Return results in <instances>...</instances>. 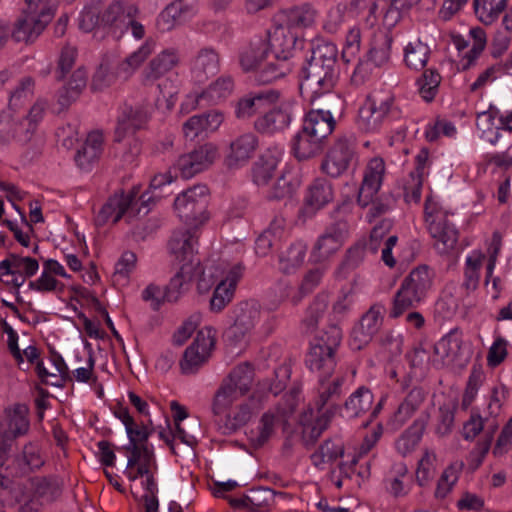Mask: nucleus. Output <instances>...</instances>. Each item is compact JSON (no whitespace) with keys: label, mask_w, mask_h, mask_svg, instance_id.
Segmentation results:
<instances>
[{"label":"nucleus","mask_w":512,"mask_h":512,"mask_svg":"<svg viewBox=\"0 0 512 512\" xmlns=\"http://www.w3.org/2000/svg\"><path fill=\"white\" fill-rule=\"evenodd\" d=\"M114 415L118 418L126 428V433L129 439L128 445L124 447L126 451H130L139 446L147 445V441L152 431L145 425L139 426L134 418L130 415L127 407L118 404L114 409Z\"/></svg>","instance_id":"c85d7f7f"},{"label":"nucleus","mask_w":512,"mask_h":512,"mask_svg":"<svg viewBox=\"0 0 512 512\" xmlns=\"http://www.w3.org/2000/svg\"><path fill=\"white\" fill-rule=\"evenodd\" d=\"M179 62L175 51L164 50L155 56L143 70L144 80L153 82L166 75Z\"/></svg>","instance_id":"f704fd0d"},{"label":"nucleus","mask_w":512,"mask_h":512,"mask_svg":"<svg viewBox=\"0 0 512 512\" xmlns=\"http://www.w3.org/2000/svg\"><path fill=\"white\" fill-rule=\"evenodd\" d=\"M338 405H329L324 412L314 416V409L308 408L300 417V424L302 425L301 440L306 448L314 446L322 433L328 428L331 420L335 416Z\"/></svg>","instance_id":"dca6fc26"},{"label":"nucleus","mask_w":512,"mask_h":512,"mask_svg":"<svg viewBox=\"0 0 512 512\" xmlns=\"http://www.w3.org/2000/svg\"><path fill=\"white\" fill-rule=\"evenodd\" d=\"M342 339L341 329L331 324L316 335L306 355V365L311 371L322 373L321 376H331L336 366L335 351Z\"/></svg>","instance_id":"7ed1b4c3"},{"label":"nucleus","mask_w":512,"mask_h":512,"mask_svg":"<svg viewBox=\"0 0 512 512\" xmlns=\"http://www.w3.org/2000/svg\"><path fill=\"white\" fill-rule=\"evenodd\" d=\"M327 377L328 376H320L319 378V395L314 402L318 413L324 412V408L328 402L338 399L341 395V387L343 385L344 379L337 377L331 381H327Z\"/></svg>","instance_id":"09e8293b"},{"label":"nucleus","mask_w":512,"mask_h":512,"mask_svg":"<svg viewBox=\"0 0 512 512\" xmlns=\"http://www.w3.org/2000/svg\"><path fill=\"white\" fill-rule=\"evenodd\" d=\"M344 452V444L339 438H329L311 455V461L315 467L320 468L324 463L343 457Z\"/></svg>","instance_id":"a18cd8bd"},{"label":"nucleus","mask_w":512,"mask_h":512,"mask_svg":"<svg viewBox=\"0 0 512 512\" xmlns=\"http://www.w3.org/2000/svg\"><path fill=\"white\" fill-rule=\"evenodd\" d=\"M39 269L37 259L29 256H20L10 253L6 259L0 262V272L4 276H11L6 285L19 289L26 281V278L34 276Z\"/></svg>","instance_id":"f3484780"},{"label":"nucleus","mask_w":512,"mask_h":512,"mask_svg":"<svg viewBox=\"0 0 512 512\" xmlns=\"http://www.w3.org/2000/svg\"><path fill=\"white\" fill-rule=\"evenodd\" d=\"M224 379L236 388L237 391L245 395L252 386L254 368L248 362L241 363L234 367Z\"/></svg>","instance_id":"5fc2aeb1"},{"label":"nucleus","mask_w":512,"mask_h":512,"mask_svg":"<svg viewBox=\"0 0 512 512\" xmlns=\"http://www.w3.org/2000/svg\"><path fill=\"white\" fill-rule=\"evenodd\" d=\"M218 157V148L213 143H204L179 156L174 168L184 179H190L207 170Z\"/></svg>","instance_id":"1a4fd4ad"},{"label":"nucleus","mask_w":512,"mask_h":512,"mask_svg":"<svg viewBox=\"0 0 512 512\" xmlns=\"http://www.w3.org/2000/svg\"><path fill=\"white\" fill-rule=\"evenodd\" d=\"M348 235L349 225L346 220L339 219L330 223L315 242L312 254L318 261L327 260L343 246Z\"/></svg>","instance_id":"4468645a"},{"label":"nucleus","mask_w":512,"mask_h":512,"mask_svg":"<svg viewBox=\"0 0 512 512\" xmlns=\"http://www.w3.org/2000/svg\"><path fill=\"white\" fill-rule=\"evenodd\" d=\"M86 84V70L83 68L76 69L72 73L67 85H65L58 92V103L61 106V108L65 109L69 107L71 103L79 97L83 89L86 87Z\"/></svg>","instance_id":"58836bf2"},{"label":"nucleus","mask_w":512,"mask_h":512,"mask_svg":"<svg viewBox=\"0 0 512 512\" xmlns=\"http://www.w3.org/2000/svg\"><path fill=\"white\" fill-rule=\"evenodd\" d=\"M288 406L285 408L277 407L265 412L256 429L250 431L249 440L254 448L263 447L274 435L277 427H285L288 423V416L296 408L295 395H290L287 399Z\"/></svg>","instance_id":"0eeeda50"},{"label":"nucleus","mask_w":512,"mask_h":512,"mask_svg":"<svg viewBox=\"0 0 512 512\" xmlns=\"http://www.w3.org/2000/svg\"><path fill=\"white\" fill-rule=\"evenodd\" d=\"M51 21L50 14L32 13L23 9L21 16L11 29V38L16 42H33Z\"/></svg>","instance_id":"4be33fe9"},{"label":"nucleus","mask_w":512,"mask_h":512,"mask_svg":"<svg viewBox=\"0 0 512 512\" xmlns=\"http://www.w3.org/2000/svg\"><path fill=\"white\" fill-rule=\"evenodd\" d=\"M326 140L301 127L292 141V151L298 161H306L320 155Z\"/></svg>","instance_id":"7c9ffc66"},{"label":"nucleus","mask_w":512,"mask_h":512,"mask_svg":"<svg viewBox=\"0 0 512 512\" xmlns=\"http://www.w3.org/2000/svg\"><path fill=\"white\" fill-rule=\"evenodd\" d=\"M298 41L297 34L286 25L274 28L268 35V53L273 59L288 60L292 57Z\"/></svg>","instance_id":"393cba45"},{"label":"nucleus","mask_w":512,"mask_h":512,"mask_svg":"<svg viewBox=\"0 0 512 512\" xmlns=\"http://www.w3.org/2000/svg\"><path fill=\"white\" fill-rule=\"evenodd\" d=\"M242 396L244 395L237 391L227 380L223 379L211 403L214 418L226 413L233 403Z\"/></svg>","instance_id":"ea45409f"},{"label":"nucleus","mask_w":512,"mask_h":512,"mask_svg":"<svg viewBox=\"0 0 512 512\" xmlns=\"http://www.w3.org/2000/svg\"><path fill=\"white\" fill-rule=\"evenodd\" d=\"M194 277H198L197 290L200 294L207 293L211 288L220 281L222 277V268L218 265H210L202 267L199 264V269L195 268Z\"/></svg>","instance_id":"680f3d73"},{"label":"nucleus","mask_w":512,"mask_h":512,"mask_svg":"<svg viewBox=\"0 0 512 512\" xmlns=\"http://www.w3.org/2000/svg\"><path fill=\"white\" fill-rule=\"evenodd\" d=\"M257 148L258 137L253 132L236 136L227 148L224 166L228 170H236L245 166L253 158Z\"/></svg>","instance_id":"a211bd4d"},{"label":"nucleus","mask_w":512,"mask_h":512,"mask_svg":"<svg viewBox=\"0 0 512 512\" xmlns=\"http://www.w3.org/2000/svg\"><path fill=\"white\" fill-rule=\"evenodd\" d=\"M269 57L266 41L258 39L243 50L240 64L245 71L257 70Z\"/></svg>","instance_id":"a19ab883"},{"label":"nucleus","mask_w":512,"mask_h":512,"mask_svg":"<svg viewBox=\"0 0 512 512\" xmlns=\"http://www.w3.org/2000/svg\"><path fill=\"white\" fill-rule=\"evenodd\" d=\"M33 136V124L25 122L24 116L10 111L0 113V143L8 144L12 141L20 145L27 144Z\"/></svg>","instance_id":"aec40b11"},{"label":"nucleus","mask_w":512,"mask_h":512,"mask_svg":"<svg viewBox=\"0 0 512 512\" xmlns=\"http://www.w3.org/2000/svg\"><path fill=\"white\" fill-rule=\"evenodd\" d=\"M195 268L189 265H181L180 270L170 279L165 287L167 302H176L180 296L189 289V284L194 278Z\"/></svg>","instance_id":"37998d69"},{"label":"nucleus","mask_w":512,"mask_h":512,"mask_svg":"<svg viewBox=\"0 0 512 512\" xmlns=\"http://www.w3.org/2000/svg\"><path fill=\"white\" fill-rule=\"evenodd\" d=\"M35 81L27 76L20 80L18 86L11 92L9 99V108L17 109L28 102L34 93Z\"/></svg>","instance_id":"69168bd1"},{"label":"nucleus","mask_w":512,"mask_h":512,"mask_svg":"<svg viewBox=\"0 0 512 512\" xmlns=\"http://www.w3.org/2000/svg\"><path fill=\"white\" fill-rule=\"evenodd\" d=\"M427 392L420 386L409 390L394 414L393 424L396 428L402 426L425 401Z\"/></svg>","instance_id":"c9c22d12"},{"label":"nucleus","mask_w":512,"mask_h":512,"mask_svg":"<svg viewBox=\"0 0 512 512\" xmlns=\"http://www.w3.org/2000/svg\"><path fill=\"white\" fill-rule=\"evenodd\" d=\"M441 82V76L436 69H426L417 79L418 91L421 97L430 102L434 99Z\"/></svg>","instance_id":"e2e57ef3"},{"label":"nucleus","mask_w":512,"mask_h":512,"mask_svg":"<svg viewBox=\"0 0 512 512\" xmlns=\"http://www.w3.org/2000/svg\"><path fill=\"white\" fill-rule=\"evenodd\" d=\"M218 52L212 47L201 48L190 62V72L196 82L204 83L219 71Z\"/></svg>","instance_id":"bb28decb"},{"label":"nucleus","mask_w":512,"mask_h":512,"mask_svg":"<svg viewBox=\"0 0 512 512\" xmlns=\"http://www.w3.org/2000/svg\"><path fill=\"white\" fill-rule=\"evenodd\" d=\"M392 43L393 38L388 33L376 37L368 52V61L372 62L376 67L386 64L390 59Z\"/></svg>","instance_id":"052dcab7"},{"label":"nucleus","mask_w":512,"mask_h":512,"mask_svg":"<svg viewBox=\"0 0 512 512\" xmlns=\"http://www.w3.org/2000/svg\"><path fill=\"white\" fill-rule=\"evenodd\" d=\"M333 198L332 184L325 178H317L307 187L304 210L309 214H314L329 204Z\"/></svg>","instance_id":"c756f323"},{"label":"nucleus","mask_w":512,"mask_h":512,"mask_svg":"<svg viewBox=\"0 0 512 512\" xmlns=\"http://www.w3.org/2000/svg\"><path fill=\"white\" fill-rule=\"evenodd\" d=\"M256 408H259V405L242 403L236 406L235 409L215 417L214 423L222 434L229 435L246 425Z\"/></svg>","instance_id":"cd10ccee"},{"label":"nucleus","mask_w":512,"mask_h":512,"mask_svg":"<svg viewBox=\"0 0 512 512\" xmlns=\"http://www.w3.org/2000/svg\"><path fill=\"white\" fill-rule=\"evenodd\" d=\"M432 286V278L427 266L414 268L402 281L393 297L390 318H398L409 309L416 308L426 297Z\"/></svg>","instance_id":"f03ea898"},{"label":"nucleus","mask_w":512,"mask_h":512,"mask_svg":"<svg viewBox=\"0 0 512 512\" xmlns=\"http://www.w3.org/2000/svg\"><path fill=\"white\" fill-rule=\"evenodd\" d=\"M338 49L332 42L316 37L307 44L305 59L300 70V90L320 95L335 89L338 81Z\"/></svg>","instance_id":"f257e3e1"},{"label":"nucleus","mask_w":512,"mask_h":512,"mask_svg":"<svg viewBox=\"0 0 512 512\" xmlns=\"http://www.w3.org/2000/svg\"><path fill=\"white\" fill-rule=\"evenodd\" d=\"M137 193L130 191L124 193H114L108 198L106 203L102 206L100 211L95 217V223L97 226L105 225L109 220L113 223H117L123 216L127 217V220L134 217L139 209L136 208Z\"/></svg>","instance_id":"9b49d317"},{"label":"nucleus","mask_w":512,"mask_h":512,"mask_svg":"<svg viewBox=\"0 0 512 512\" xmlns=\"http://www.w3.org/2000/svg\"><path fill=\"white\" fill-rule=\"evenodd\" d=\"M292 117V107L289 104L268 108L254 121V129L266 135L280 133L288 128Z\"/></svg>","instance_id":"5701e85b"},{"label":"nucleus","mask_w":512,"mask_h":512,"mask_svg":"<svg viewBox=\"0 0 512 512\" xmlns=\"http://www.w3.org/2000/svg\"><path fill=\"white\" fill-rule=\"evenodd\" d=\"M197 245L198 237L195 235V229L176 230L168 242V249L182 265L197 269L200 264V259L196 256Z\"/></svg>","instance_id":"6ab92c4d"},{"label":"nucleus","mask_w":512,"mask_h":512,"mask_svg":"<svg viewBox=\"0 0 512 512\" xmlns=\"http://www.w3.org/2000/svg\"><path fill=\"white\" fill-rule=\"evenodd\" d=\"M260 319V309L254 301H242L233 309V325L226 331V337L234 344L241 342Z\"/></svg>","instance_id":"2eb2a0df"},{"label":"nucleus","mask_w":512,"mask_h":512,"mask_svg":"<svg viewBox=\"0 0 512 512\" xmlns=\"http://www.w3.org/2000/svg\"><path fill=\"white\" fill-rule=\"evenodd\" d=\"M310 94L311 103L317 107L315 110H322L323 113L330 115L333 119L342 114L344 100L334 89L327 92L323 91L320 95Z\"/></svg>","instance_id":"49530a36"},{"label":"nucleus","mask_w":512,"mask_h":512,"mask_svg":"<svg viewBox=\"0 0 512 512\" xmlns=\"http://www.w3.org/2000/svg\"><path fill=\"white\" fill-rule=\"evenodd\" d=\"M184 12L182 1H175L169 4L157 19L158 28L162 31L171 30L181 19Z\"/></svg>","instance_id":"774afa93"},{"label":"nucleus","mask_w":512,"mask_h":512,"mask_svg":"<svg viewBox=\"0 0 512 512\" xmlns=\"http://www.w3.org/2000/svg\"><path fill=\"white\" fill-rule=\"evenodd\" d=\"M307 245L302 241H294L282 248L278 254V267L284 274L295 273L304 263Z\"/></svg>","instance_id":"72a5a7b5"},{"label":"nucleus","mask_w":512,"mask_h":512,"mask_svg":"<svg viewBox=\"0 0 512 512\" xmlns=\"http://www.w3.org/2000/svg\"><path fill=\"white\" fill-rule=\"evenodd\" d=\"M425 421L416 419L396 440V450L402 455L410 454L419 444L425 430Z\"/></svg>","instance_id":"de8ad7c7"},{"label":"nucleus","mask_w":512,"mask_h":512,"mask_svg":"<svg viewBox=\"0 0 512 512\" xmlns=\"http://www.w3.org/2000/svg\"><path fill=\"white\" fill-rule=\"evenodd\" d=\"M322 277L323 271L319 268L307 271L297 289V292L292 296V304L298 305L305 296L310 294L320 284Z\"/></svg>","instance_id":"338daca9"},{"label":"nucleus","mask_w":512,"mask_h":512,"mask_svg":"<svg viewBox=\"0 0 512 512\" xmlns=\"http://www.w3.org/2000/svg\"><path fill=\"white\" fill-rule=\"evenodd\" d=\"M365 255L366 244L365 239H362L346 250L343 260L337 268V276L343 279L347 278L363 263Z\"/></svg>","instance_id":"c03bdc74"},{"label":"nucleus","mask_w":512,"mask_h":512,"mask_svg":"<svg viewBox=\"0 0 512 512\" xmlns=\"http://www.w3.org/2000/svg\"><path fill=\"white\" fill-rule=\"evenodd\" d=\"M384 174L385 163L383 159L377 157L371 159L366 167L363 182L359 189L357 201L361 206H367L378 193Z\"/></svg>","instance_id":"a878e982"},{"label":"nucleus","mask_w":512,"mask_h":512,"mask_svg":"<svg viewBox=\"0 0 512 512\" xmlns=\"http://www.w3.org/2000/svg\"><path fill=\"white\" fill-rule=\"evenodd\" d=\"M138 14V7L129 0H113L101 14V25L107 27L115 39H120L128 30L132 17Z\"/></svg>","instance_id":"ddd939ff"},{"label":"nucleus","mask_w":512,"mask_h":512,"mask_svg":"<svg viewBox=\"0 0 512 512\" xmlns=\"http://www.w3.org/2000/svg\"><path fill=\"white\" fill-rule=\"evenodd\" d=\"M215 346V331L205 327L197 332L192 344L186 348L180 361L183 374H195L210 357Z\"/></svg>","instance_id":"6e6552de"},{"label":"nucleus","mask_w":512,"mask_h":512,"mask_svg":"<svg viewBox=\"0 0 512 512\" xmlns=\"http://www.w3.org/2000/svg\"><path fill=\"white\" fill-rule=\"evenodd\" d=\"M357 155L351 140L341 137L328 150L321 169L328 176L336 178L344 174L350 167L355 166Z\"/></svg>","instance_id":"9d476101"},{"label":"nucleus","mask_w":512,"mask_h":512,"mask_svg":"<svg viewBox=\"0 0 512 512\" xmlns=\"http://www.w3.org/2000/svg\"><path fill=\"white\" fill-rule=\"evenodd\" d=\"M435 212V204L428 196L425 201L424 214L428 226V231L434 239V248L440 254H448L452 251L458 242V230L449 220L447 214Z\"/></svg>","instance_id":"39448f33"},{"label":"nucleus","mask_w":512,"mask_h":512,"mask_svg":"<svg viewBox=\"0 0 512 512\" xmlns=\"http://www.w3.org/2000/svg\"><path fill=\"white\" fill-rule=\"evenodd\" d=\"M373 394L365 386L359 387L344 403V409L349 417H358L371 409Z\"/></svg>","instance_id":"3c124183"},{"label":"nucleus","mask_w":512,"mask_h":512,"mask_svg":"<svg viewBox=\"0 0 512 512\" xmlns=\"http://www.w3.org/2000/svg\"><path fill=\"white\" fill-rule=\"evenodd\" d=\"M394 101V96L389 92L369 95L359 109L357 121L359 128L368 133L378 131L389 115L394 112Z\"/></svg>","instance_id":"423d86ee"},{"label":"nucleus","mask_w":512,"mask_h":512,"mask_svg":"<svg viewBox=\"0 0 512 512\" xmlns=\"http://www.w3.org/2000/svg\"><path fill=\"white\" fill-rule=\"evenodd\" d=\"M285 15V25L294 31L312 27L317 17V10L311 4L304 3L287 9Z\"/></svg>","instance_id":"4c0bfd02"},{"label":"nucleus","mask_w":512,"mask_h":512,"mask_svg":"<svg viewBox=\"0 0 512 512\" xmlns=\"http://www.w3.org/2000/svg\"><path fill=\"white\" fill-rule=\"evenodd\" d=\"M15 462L18 465L20 475L29 474L44 464L38 447L32 442L23 447L22 453L16 457Z\"/></svg>","instance_id":"13d9d810"},{"label":"nucleus","mask_w":512,"mask_h":512,"mask_svg":"<svg viewBox=\"0 0 512 512\" xmlns=\"http://www.w3.org/2000/svg\"><path fill=\"white\" fill-rule=\"evenodd\" d=\"M461 344L460 334L452 330L434 345V353L444 361L453 362L460 352Z\"/></svg>","instance_id":"4d7b16f0"},{"label":"nucleus","mask_w":512,"mask_h":512,"mask_svg":"<svg viewBox=\"0 0 512 512\" xmlns=\"http://www.w3.org/2000/svg\"><path fill=\"white\" fill-rule=\"evenodd\" d=\"M336 120L322 110H310L303 119L302 127L327 141V138L335 129Z\"/></svg>","instance_id":"e433bc0d"},{"label":"nucleus","mask_w":512,"mask_h":512,"mask_svg":"<svg viewBox=\"0 0 512 512\" xmlns=\"http://www.w3.org/2000/svg\"><path fill=\"white\" fill-rule=\"evenodd\" d=\"M278 159L272 153L261 154L251 168L252 180L257 186H265L275 175Z\"/></svg>","instance_id":"79ce46f5"},{"label":"nucleus","mask_w":512,"mask_h":512,"mask_svg":"<svg viewBox=\"0 0 512 512\" xmlns=\"http://www.w3.org/2000/svg\"><path fill=\"white\" fill-rule=\"evenodd\" d=\"M278 98L279 92L275 90L250 93L238 100L235 115L238 119H249L258 113H264Z\"/></svg>","instance_id":"b1692460"},{"label":"nucleus","mask_w":512,"mask_h":512,"mask_svg":"<svg viewBox=\"0 0 512 512\" xmlns=\"http://www.w3.org/2000/svg\"><path fill=\"white\" fill-rule=\"evenodd\" d=\"M149 118V112L143 105L124 104L117 118L115 141L121 142L127 135H133L137 131L145 129Z\"/></svg>","instance_id":"412c9836"},{"label":"nucleus","mask_w":512,"mask_h":512,"mask_svg":"<svg viewBox=\"0 0 512 512\" xmlns=\"http://www.w3.org/2000/svg\"><path fill=\"white\" fill-rule=\"evenodd\" d=\"M103 134L93 131L87 135L82 147L75 154V162L83 171H90L99 161L103 152Z\"/></svg>","instance_id":"2f4dec72"},{"label":"nucleus","mask_w":512,"mask_h":512,"mask_svg":"<svg viewBox=\"0 0 512 512\" xmlns=\"http://www.w3.org/2000/svg\"><path fill=\"white\" fill-rule=\"evenodd\" d=\"M384 312V305L376 303L362 315L351 331L350 346L353 350H361L372 341L382 326Z\"/></svg>","instance_id":"f8f14e48"},{"label":"nucleus","mask_w":512,"mask_h":512,"mask_svg":"<svg viewBox=\"0 0 512 512\" xmlns=\"http://www.w3.org/2000/svg\"><path fill=\"white\" fill-rule=\"evenodd\" d=\"M290 71L288 62L269 57L266 63L262 64L256 72L255 80L259 84H270L273 81L284 77Z\"/></svg>","instance_id":"8fccbe9b"},{"label":"nucleus","mask_w":512,"mask_h":512,"mask_svg":"<svg viewBox=\"0 0 512 512\" xmlns=\"http://www.w3.org/2000/svg\"><path fill=\"white\" fill-rule=\"evenodd\" d=\"M473 6L478 19L485 25L495 22L507 7V0H474Z\"/></svg>","instance_id":"864d4df0"},{"label":"nucleus","mask_w":512,"mask_h":512,"mask_svg":"<svg viewBox=\"0 0 512 512\" xmlns=\"http://www.w3.org/2000/svg\"><path fill=\"white\" fill-rule=\"evenodd\" d=\"M430 57V48L427 44L417 40L410 42L404 50V62L410 69L422 70Z\"/></svg>","instance_id":"6e6d98bb"},{"label":"nucleus","mask_w":512,"mask_h":512,"mask_svg":"<svg viewBox=\"0 0 512 512\" xmlns=\"http://www.w3.org/2000/svg\"><path fill=\"white\" fill-rule=\"evenodd\" d=\"M223 122L222 113L212 110L200 115L190 117L183 124V133L186 138L193 140L201 133L216 131Z\"/></svg>","instance_id":"473e14b6"},{"label":"nucleus","mask_w":512,"mask_h":512,"mask_svg":"<svg viewBox=\"0 0 512 512\" xmlns=\"http://www.w3.org/2000/svg\"><path fill=\"white\" fill-rule=\"evenodd\" d=\"M28 412L29 410L26 405L16 404L8 413V428L6 431L15 439L26 435L29 431Z\"/></svg>","instance_id":"bf43d9fd"},{"label":"nucleus","mask_w":512,"mask_h":512,"mask_svg":"<svg viewBox=\"0 0 512 512\" xmlns=\"http://www.w3.org/2000/svg\"><path fill=\"white\" fill-rule=\"evenodd\" d=\"M464 467L463 461L451 463L442 473L438 480L435 496L444 498L451 491L453 485L457 482L459 475Z\"/></svg>","instance_id":"0e129e2a"},{"label":"nucleus","mask_w":512,"mask_h":512,"mask_svg":"<svg viewBox=\"0 0 512 512\" xmlns=\"http://www.w3.org/2000/svg\"><path fill=\"white\" fill-rule=\"evenodd\" d=\"M208 188L205 185H196L181 193L174 201V208L179 219L196 229L207 219Z\"/></svg>","instance_id":"20e7f679"},{"label":"nucleus","mask_w":512,"mask_h":512,"mask_svg":"<svg viewBox=\"0 0 512 512\" xmlns=\"http://www.w3.org/2000/svg\"><path fill=\"white\" fill-rule=\"evenodd\" d=\"M275 491L267 487H259L253 489L251 494L244 496L239 500H232L233 505H241L246 508H250L253 511H259L263 508H268L274 502Z\"/></svg>","instance_id":"603ef678"}]
</instances>
